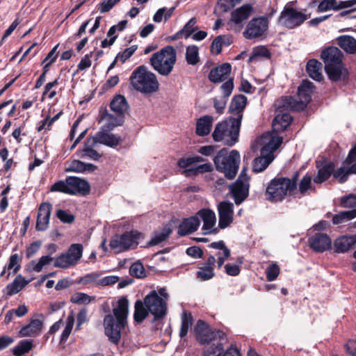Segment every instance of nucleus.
<instances>
[{
	"mask_svg": "<svg viewBox=\"0 0 356 356\" xmlns=\"http://www.w3.org/2000/svg\"><path fill=\"white\" fill-rule=\"evenodd\" d=\"M168 298L169 295L165 288L152 291L143 301L138 300L135 302L134 321L138 323H142L148 314H151L154 320L163 318L167 313Z\"/></svg>",
	"mask_w": 356,
	"mask_h": 356,
	"instance_id": "f257e3e1",
	"label": "nucleus"
},
{
	"mask_svg": "<svg viewBox=\"0 0 356 356\" xmlns=\"http://www.w3.org/2000/svg\"><path fill=\"white\" fill-rule=\"evenodd\" d=\"M113 315H106L104 319L106 335L109 340L117 343L121 337V332L126 326L129 314V301L126 298H121L118 305L113 310Z\"/></svg>",
	"mask_w": 356,
	"mask_h": 356,
	"instance_id": "f03ea898",
	"label": "nucleus"
},
{
	"mask_svg": "<svg viewBox=\"0 0 356 356\" xmlns=\"http://www.w3.org/2000/svg\"><path fill=\"white\" fill-rule=\"evenodd\" d=\"M283 138L270 132L266 133L260 136L257 144L261 147V156L254 159L253 170L257 172L264 170L273 161V152L282 143Z\"/></svg>",
	"mask_w": 356,
	"mask_h": 356,
	"instance_id": "7ed1b4c3",
	"label": "nucleus"
},
{
	"mask_svg": "<svg viewBox=\"0 0 356 356\" xmlns=\"http://www.w3.org/2000/svg\"><path fill=\"white\" fill-rule=\"evenodd\" d=\"M313 92V83L305 80L298 88V99L293 97H283L276 101L275 105L286 110H302L310 102Z\"/></svg>",
	"mask_w": 356,
	"mask_h": 356,
	"instance_id": "20e7f679",
	"label": "nucleus"
},
{
	"mask_svg": "<svg viewBox=\"0 0 356 356\" xmlns=\"http://www.w3.org/2000/svg\"><path fill=\"white\" fill-rule=\"evenodd\" d=\"M240 127V119L229 118L216 125L212 134L213 139L225 145L233 146L238 141Z\"/></svg>",
	"mask_w": 356,
	"mask_h": 356,
	"instance_id": "39448f33",
	"label": "nucleus"
},
{
	"mask_svg": "<svg viewBox=\"0 0 356 356\" xmlns=\"http://www.w3.org/2000/svg\"><path fill=\"white\" fill-rule=\"evenodd\" d=\"M130 83L135 90L145 94L156 92L159 85L156 75L143 65L134 70Z\"/></svg>",
	"mask_w": 356,
	"mask_h": 356,
	"instance_id": "423d86ee",
	"label": "nucleus"
},
{
	"mask_svg": "<svg viewBox=\"0 0 356 356\" xmlns=\"http://www.w3.org/2000/svg\"><path fill=\"white\" fill-rule=\"evenodd\" d=\"M213 163L218 171L224 173L227 179H232L237 173L240 154L235 149L228 153L226 148H222L213 158Z\"/></svg>",
	"mask_w": 356,
	"mask_h": 356,
	"instance_id": "0eeeda50",
	"label": "nucleus"
},
{
	"mask_svg": "<svg viewBox=\"0 0 356 356\" xmlns=\"http://www.w3.org/2000/svg\"><path fill=\"white\" fill-rule=\"evenodd\" d=\"M297 187V178L278 177L273 179L266 188L267 199L271 202L282 200L286 195H294Z\"/></svg>",
	"mask_w": 356,
	"mask_h": 356,
	"instance_id": "6e6552de",
	"label": "nucleus"
},
{
	"mask_svg": "<svg viewBox=\"0 0 356 356\" xmlns=\"http://www.w3.org/2000/svg\"><path fill=\"white\" fill-rule=\"evenodd\" d=\"M176 60V50L172 46H167L152 56L150 63L159 74L168 76L172 72Z\"/></svg>",
	"mask_w": 356,
	"mask_h": 356,
	"instance_id": "1a4fd4ad",
	"label": "nucleus"
},
{
	"mask_svg": "<svg viewBox=\"0 0 356 356\" xmlns=\"http://www.w3.org/2000/svg\"><path fill=\"white\" fill-rule=\"evenodd\" d=\"M90 189L87 181L76 177H67L64 181L54 183L50 188L51 192H61L70 195H86Z\"/></svg>",
	"mask_w": 356,
	"mask_h": 356,
	"instance_id": "9d476101",
	"label": "nucleus"
},
{
	"mask_svg": "<svg viewBox=\"0 0 356 356\" xmlns=\"http://www.w3.org/2000/svg\"><path fill=\"white\" fill-rule=\"evenodd\" d=\"M83 252V247L81 244H72L66 252L54 259V267L67 269L76 266L82 258Z\"/></svg>",
	"mask_w": 356,
	"mask_h": 356,
	"instance_id": "9b49d317",
	"label": "nucleus"
},
{
	"mask_svg": "<svg viewBox=\"0 0 356 356\" xmlns=\"http://www.w3.org/2000/svg\"><path fill=\"white\" fill-rule=\"evenodd\" d=\"M309 16L292 7L285 6L279 18L280 23L289 29L301 25Z\"/></svg>",
	"mask_w": 356,
	"mask_h": 356,
	"instance_id": "f8f14e48",
	"label": "nucleus"
},
{
	"mask_svg": "<svg viewBox=\"0 0 356 356\" xmlns=\"http://www.w3.org/2000/svg\"><path fill=\"white\" fill-rule=\"evenodd\" d=\"M229 188L236 204L245 200L249 193V177L245 170H242L238 179L230 185Z\"/></svg>",
	"mask_w": 356,
	"mask_h": 356,
	"instance_id": "ddd939ff",
	"label": "nucleus"
},
{
	"mask_svg": "<svg viewBox=\"0 0 356 356\" xmlns=\"http://www.w3.org/2000/svg\"><path fill=\"white\" fill-rule=\"evenodd\" d=\"M268 19L266 17H258L252 19L243 32L246 39L252 40L261 37L267 31Z\"/></svg>",
	"mask_w": 356,
	"mask_h": 356,
	"instance_id": "4468645a",
	"label": "nucleus"
},
{
	"mask_svg": "<svg viewBox=\"0 0 356 356\" xmlns=\"http://www.w3.org/2000/svg\"><path fill=\"white\" fill-rule=\"evenodd\" d=\"M197 216L203 222L202 227L204 234H216L218 232V225H216V216L210 209H202L197 213Z\"/></svg>",
	"mask_w": 356,
	"mask_h": 356,
	"instance_id": "2eb2a0df",
	"label": "nucleus"
},
{
	"mask_svg": "<svg viewBox=\"0 0 356 356\" xmlns=\"http://www.w3.org/2000/svg\"><path fill=\"white\" fill-rule=\"evenodd\" d=\"M195 332L197 340L202 344L210 343L216 337H220L222 332L212 331L209 326L202 321H198L195 327Z\"/></svg>",
	"mask_w": 356,
	"mask_h": 356,
	"instance_id": "dca6fc26",
	"label": "nucleus"
},
{
	"mask_svg": "<svg viewBox=\"0 0 356 356\" xmlns=\"http://www.w3.org/2000/svg\"><path fill=\"white\" fill-rule=\"evenodd\" d=\"M220 229L229 227L233 222L234 204L228 202H222L218 206Z\"/></svg>",
	"mask_w": 356,
	"mask_h": 356,
	"instance_id": "f3484780",
	"label": "nucleus"
},
{
	"mask_svg": "<svg viewBox=\"0 0 356 356\" xmlns=\"http://www.w3.org/2000/svg\"><path fill=\"white\" fill-rule=\"evenodd\" d=\"M252 11L250 5L245 4L232 12L229 24L236 30H240L243 26V22L246 20Z\"/></svg>",
	"mask_w": 356,
	"mask_h": 356,
	"instance_id": "a211bd4d",
	"label": "nucleus"
},
{
	"mask_svg": "<svg viewBox=\"0 0 356 356\" xmlns=\"http://www.w3.org/2000/svg\"><path fill=\"white\" fill-rule=\"evenodd\" d=\"M52 206L49 202H43L38 209L35 229L38 231L46 230L49 224Z\"/></svg>",
	"mask_w": 356,
	"mask_h": 356,
	"instance_id": "6ab92c4d",
	"label": "nucleus"
},
{
	"mask_svg": "<svg viewBox=\"0 0 356 356\" xmlns=\"http://www.w3.org/2000/svg\"><path fill=\"white\" fill-rule=\"evenodd\" d=\"M309 243L315 252H322L331 247L332 241L327 234L317 233L309 239Z\"/></svg>",
	"mask_w": 356,
	"mask_h": 356,
	"instance_id": "aec40b11",
	"label": "nucleus"
},
{
	"mask_svg": "<svg viewBox=\"0 0 356 356\" xmlns=\"http://www.w3.org/2000/svg\"><path fill=\"white\" fill-rule=\"evenodd\" d=\"M275 106L277 109H280V113L276 115L272 123L273 129L275 132L273 134L277 135L276 133L283 131L286 129L291 124L292 118L288 113L284 112L286 111V109L278 108L275 104Z\"/></svg>",
	"mask_w": 356,
	"mask_h": 356,
	"instance_id": "412c9836",
	"label": "nucleus"
},
{
	"mask_svg": "<svg viewBox=\"0 0 356 356\" xmlns=\"http://www.w3.org/2000/svg\"><path fill=\"white\" fill-rule=\"evenodd\" d=\"M321 57L325 65H335L342 63L343 54L337 47H330L322 51Z\"/></svg>",
	"mask_w": 356,
	"mask_h": 356,
	"instance_id": "4be33fe9",
	"label": "nucleus"
},
{
	"mask_svg": "<svg viewBox=\"0 0 356 356\" xmlns=\"http://www.w3.org/2000/svg\"><path fill=\"white\" fill-rule=\"evenodd\" d=\"M356 243V234L339 236L334 241V250L337 253L348 252Z\"/></svg>",
	"mask_w": 356,
	"mask_h": 356,
	"instance_id": "5701e85b",
	"label": "nucleus"
},
{
	"mask_svg": "<svg viewBox=\"0 0 356 356\" xmlns=\"http://www.w3.org/2000/svg\"><path fill=\"white\" fill-rule=\"evenodd\" d=\"M232 66L229 63H223L213 69L209 73V80L213 83H220L227 80L230 74Z\"/></svg>",
	"mask_w": 356,
	"mask_h": 356,
	"instance_id": "b1692460",
	"label": "nucleus"
},
{
	"mask_svg": "<svg viewBox=\"0 0 356 356\" xmlns=\"http://www.w3.org/2000/svg\"><path fill=\"white\" fill-rule=\"evenodd\" d=\"M43 328V321L31 319L28 325L23 326L19 332L20 337H35L39 335Z\"/></svg>",
	"mask_w": 356,
	"mask_h": 356,
	"instance_id": "393cba45",
	"label": "nucleus"
},
{
	"mask_svg": "<svg viewBox=\"0 0 356 356\" xmlns=\"http://www.w3.org/2000/svg\"><path fill=\"white\" fill-rule=\"evenodd\" d=\"M210 246L215 250L212 252L213 254L211 256H214L215 258L216 257H217L218 266L220 268L225 261L230 256V250L222 241L213 242Z\"/></svg>",
	"mask_w": 356,
	"mask_h": 356,
	"instance_id": "a878e982",
	"label": "nucleus"
},
{
	"mask_svg": "<svg viewBox=\"0 0 356 356\" xmlns=\"http://www.w3.org/2000/svg\"><path fill=\"white\" fill-rule=\"evenodd\" d=\"M120 137L111 133L99 131L96 136L91 138L92 143H100L109 147H115L120 142Z\"/></svg>",
	"mask_w": 356,
	"mask_h": 356,
	"instance_id": "bb28decb",
	"label": "nucleus"
},
{
	"mask_svg": "<svg viewBox=\"0 0 356 356\" xmlns=\"http://www.w3.org/2000/svg\"><path fill=\"white\" fill-rule=\"evenodd\" d=\"M200 221L197 216L184 219L178 227V234L185 236L194 232L200 227Z\"/></svg>",
	"mask_w": 356,
	"mask_h": 356,
	"instance_id": "cd10ccee",
	"label": "nucleus"
},
{
	"mask_svg": "<svg viewBox=\"0 0 356 356\" xmlns=\"http://www.w3.org/2000/svg\"><path fill=\"white\" fill-rule=\"evenodd\" d=\"M247 98L244 95H239L236 96L232 101L229 111L233 115L234 119H240V122L243 118L242 112L246 106Z\"/></svg>",
	"mask_w": 356,
	"mask_h": 356,
	"instance_id": "c85d7f7f",
	"label": "nucleus"
},
{
	"mask_svg": "<svg viewBox=\"0 0 356 356\" xmlns=\"http://www.w3.org/2000/svg\"><path fill=\"white\" fill-rule=\"evenodd\" d=\"M325 70L330 79L333 81H338L345 78L347 75V70L344 67L343 63L335 65H325Z\"/></svg>",
	"mask_w": 356,
	"mask_h": 356,
	"instance_id": "c756f323",
	"label": "nucleus"
},
{
	"mask_svg": "<svg viewBox=\"0 0 356 356\" xmlns=\"http://www.w3.org/2000/svg\"><path fill=\"white\" fill-rule=\"evenodd\" d=\"M213 118L211 115H204L197 120L195 132L199 136H207L213 125Z\"/></svg>",
	"mask_w": 356,
	"mask_h": 356,
	"instance_id": "7c9ffc66",
	"label": "nucleus"
},
{
	"mask_svg": "<svg viewBox=\"0 0 356 356\" xmlns=\"http://www.w3.org/2000/svg\"><path fill=\"white\" fill-rule=\"evenodd\" d=\"M111 109L118 115H124L129 110V104L126 98L121 95L114 97L110 104Z\"/></svg>",
	"mask_w": 356,
	"mask_h": 356,
	"instance_id": "2f4dec72",
	"label": "nucleus"
},
{
	"mask_svg": "<svg viewBox=\"0 0 356 356\" xmlns=\"http://www.w3.org/2000/svg\"><path fill=\"white\" fill-rule=\"evenodd\" d=\"M307 72L309 76L317 81L323 80L322 64L316 60H310L307 65Z\"/></svg>",
	"mask_w": 356,
	"mask_h": 356,
	"instance_id": "473e14b6",
	"label": "nucleus"
},
{
	"mask_svg": "<svg viewBox=\"0 0 356 356\" xmlns=\"http://www.w3.org/2000/svg\"><path fill=\"white\" fill-rule=\"evenodd\" d=\"M29 283L21 275H17L12 283L6 286V294L13 296L22 291Z\"/></svg>",
	"mask_w": 356,
	"mask_h": 356,
	"instance_id": "72a5a7b5",
	"label": "nucleus"
},
{
	"mask_svg": "<svg viewBox=\"0 0 356 356\" xmlns=\"http://www.w3.org/2000/svg\"><path fill=\"white\" fill-rule=\"evenodd\" d=\"M126 243L127 250L134 249L138 246L142 239L143 235L138 231L127 232L122 234Z\"/></svg>",
	"mask_w": 356,
	"mask_h": 356,
	"instance_id": "f704fd0d",
	"label": "nucleus"
},
{
	"mask_svg": "<svg viewBox=\"0 0 356 356\" xmlns=\"http://www.w3.org/2000/svg\"><path fill=\"white\" fill-rule=\"evenodd\" d=\"M216 262L214 256H210L205 266L202 267L197 272V277L202 281L208 280L214 275L212 266Z\"/></svg>",
	"mask_w": 356,
	"mask_h": 356,
	"instance_id": "c9c22d12",
	"label": "nucleus"
},
{
	"mask_svg": "<svg viewBox=\"0 0 356 356\" xmlns=\"http://www.w3.org/2000/svg\"><path fill=\"white\" fill-rule=\"evenodd\" d=\"M334 164L333 162H329L321 168L316 176L314 178V182L316 184H321L326 181L332 174L334 169Z\"/></svg>",
	"mask_w": 356,
	"mask_h": 356,
	"instance_id": "e433bc0d",
	"label": "nucleus"
},
{
	"mask_svg": "<svg viewBox=\"0 0 356 356\" xmlns=\"http://www.w3.org/2000/svg\"><path fill=\"white\" fill-rule=\"evenodd\" d=\"M172 229L168 225L164 226L159 230L156 231L152 237V239L147 243V246H154L159 245L164 241L171 234Z\"/></svg>",
	"mask_w": 356,
	"mask_h": 356,
	"instance_id": "4c0bfd02",
	"label": "nucleus"
},
{
	"mask_svg": "<svg viewBox=\"0 0 356 356\" xmlns=\"http://www.w3.org/2000/svg\"><path fill=\"white\" fill-rule=\"evenodd\" d=\"M338 44L348 54L356 52V40L350 35H341L337 38Z\"/></svg>",
	"mask_w": 356,
	"mask_h": 356,
	"instance_id": "58836bf2",
	"label": "nucleus"
},
{
	"mask_svg": "<svg viewBox=\"0 0 356 356\" xmlns=\"http://www.w3.org/2000/svg\"><path fill=\"white\" fill-rule=\"evenodd\" d=\"M102 120L106 122L105 127L111 130L114 127L120 126L124 122V116L115 114V115L108 113L106 111L103 113Z\"/></svg>",
	"mask_w": 356,
	"mask_h": 356,
	"instance_id": "ea45409f",
	"label": "nucleus"
},
{
	"mask_svg": "<svg viewBox=\"0 0 356 356\" xmlns=\"http://www.w3.org/2000/svg\"><path fill=\"white\" fill-rule=\"evenodd\" d=\"M54 259L49 255L42 256L38 261L33 260L28 265L29 271L40 273L42 270L43 268L49 265Z\"/></svg>",
	"mask_w": 356,
	"mask_h": 356,
	"instance_id": "a19ab883",
	"label": "nucleus"
},
{
	"mask_svg": "<svg viewBox=\"0 0 356 356\" xmlns=\"http://www.w3.org/2000/svg\"><path fill=\"white\" fill-rule=\"evenodd\" d=\"M222 350V346L218 344L215 350H207L204 353L203 356H240L238 350L235 347L231 346L222 355H221Z\"/></svg>",
	"mask_w": 356,
	"mask_h": 356,
	"instance_id": "79ce46f5",
	"label": "nucleus"
},
{
	"mask_svg": "<svg viewBox=\"0 0 356 356\" xmlns=\"http://www.w3.org/2000/svg\"><path fill=\"white\" fill-rule=\"evenodd\" d=\"M110 247L115 253L127 250L126 243L122 234L115 235L112 237L110 241Z\"/></svg>",
	"mask_w": 356,
	"mask_h": 356,
	"instance_id": "37998d69",
	"label": "nucleus"
},
{
	"mask_svg": "<svg viewBox=\"0 0 356 356\" xmlns=\"http://www.w3.org/2000/svg\"><path fill=\"white\" fill-rule=\"evenodd\" d=\"M356 217V209L350 211H341L334 215L332 218V222L334 225H339L344 222L350 220Z\"/></svg>",
	"mask_w": 356,
	"mask_h": 356,
	"instance_id": "c03bdc74",
	"label": "nucleus"
},
{
	"mask_svg": "<svg viewBox=\"0 0 356 356\" xmlns=\"http://www.w3.org/2000/svg\"><path fill=\"white\" fill-rule=\"evenodd\" d=\"M186 60L188 65H195L199 60V50L195 45H190L186 50Z\"/></svg>",
	"mask_w": 356,
	"mask_h": 356,
	"instance_id": "a18cd8bd",
	"label": "nucleus"
},
{
	"mask_svg": "<svg viewBox=\"0 0 356 356\" xmlns=\"http://www.w3.org/2000/svg\"><path fill=\"white\" fill-rule=\"evenodd\" d=\"M175 9V7L159 8L154 14L153 20L156 23H160L163 19L167 21L172 16Z\"/></svg>",
	"mask_w": 356,
	"mask_h": 356,
	"instance_id": "49530a36",
	"label": "nucleus"
},
{
	"mask_svg": "<svg viewBox=\"0 0 356 356\" xmlns=\"http://www.w3.org/2000/svg\"><path fill=\"white\" fill-rule=\"evenodd\" d=\"M90 166H92L91 164L86 165L80 161L73 160L71 162L67 163L65 171L81 172L86 170L88 167L89 168Z\"/></svg>",
	"mask_w": 356,
	"mask_h": 356,
	"instance_id": "de8ad7c7",
	"label": "nucleus"
},
{
	"mask_svg": "<svg viewBox=\"0 0 356 356\" xmlns=\"http://www.w3.org/2000/svg\"><path fill=\"white\" fill-rule=\"evenodd\" d=\"M32 342L28 340L21 341L13 349V353L15 356H21L28 353L32 348Z\"/></svg>",
	"mask_w": 356,
	"mask_h": 356,
	"instance_id": "09e8293b",
	"label": "nucleus"
},
{
	"mask_svg": "<svg viewBox=\"0 0 356 356\" xmlns=\"http://www.w3.org/2000/svg\"><path fill=\"white\" fill-rule=\"evenodd\" d=\"M315 189L313 188L312 184V177L309 175L304 176L299 184V187L298 191L302 194L305 195L309 191H314ZM297 190L296 191V192Z\"/></svg>",
	"mask_w": 356,
	"mask_h": 356,
	"instance_id": "8fccbe9b",
	"label": "nucleus"
},
{
	"mask_svg": "<svg viewBox=\"0 0 356 356\" xmlns=\"http://www.w3.org/2000/svg\"><path fill=\"white\" fill-rule=\"evenodd\" d=\"M22 257L18 254H13L9 258L8 264L6 266L8 270H12L13 274H16L20 269V263Z\"/></svg>",
	"mask_w": 356,
	"mask_h": 356,
	"instance_id": "3c124183",
	"label": "nucleus"
},
{
	"mask_svg": "<svg viewBox=\"0 0 356 356\" xmlns=\"http://www.w3.org/2000/svg\"><path fill=\"white\" fill-rule=\"evenodd\" d=\"M227 38L225 36L216 37L211 43V51L213 54H218L221 52L223 45H228Z\"/></svg>",
	"mask_w": 356,
	"mask_h": 356,
	"instance_id": "603ef678",
	"label": "nucleus"
},
{
	"mask_svg": "<svg viewBox=\"0 0 356 356\" xmlns=\"http://www.w3.org/2000/svg\"><path fill=\"white\" fill-rule=\"evenodd\" d=\"M74 323V317L72 314L68 315L66 321L65 323V327L62 332L60 341H66L68 339Z\"/></svg>",
	"mask_w": 356,
	"mask_h": 356,
	"instance_id": "864d4df0",
	"label": "nucleus"
},
{
	"mask_svg": "<svg viewBox=\"0 0 356 356\" xmlns=\"http://www.w3.org/2000/svg\"><path fill=\"white\" fill-rule=\"evenodd\" d=\"M95 143H91V138H88L85 143V147L83 150L84 155L95 161L98 160L101 157V154L92 148Z\"/></svg>",
	"mask_w": 356,
	"mask_h": 356,
	"instance_id": "5fc2aeb1",
	"label": "nucleus"
},
{
	"mask_svg": "<svg viewBox=\"0 0 356 356\" xmlns=\"http://www.w3.org/2000/svg\"><path fill=\"white\" fill-rule=\"evenodd\" d=\"M193 319L191 315H187L186 313H184L181 317V325L179 332V336L181 337H185L188 331L189 327L192 325Z\"/></svg>",
	"mask_w": 356,
	"mask_h": 356,
	"instance_id": "6e6d98bb",
	"label": "nucleus"
},
{
	"mask_svg": "<svg viewBox=\"0 0 356 356\" xmlns=\"http://www.w3.org/2000/svg\"><path fill=\"white\" fill-rule=\"evenodd\" d=\"M280 273V268L276 264H271L266 270V279L268 282L275 280Z\"/></svg>",
	"mask_w": 356,
	"mask_h": 356,
	"instance_id": "4d7b16f0",
	"label": "nucleus"
},
{
	"mask_svg": "<svg viewBox=\"0 0 356 356\" xmlns=\"http://www.w3.org/2000/svg\"><path fill=\"white\" fill-rule=\"evenodd\" d=\"M71 301L75 304L86 305L91 301V298L86 293L78 292L72 296Z\"/></svg>",
	"mask_w": 356,
	"mask_h": 356,
	"instance_id": "13d9d810",
	"label": "nucleus"
},
{
	"mask_svg": "<svg viewBox=\"0 0 356 356\" xmlns=\"http://www.w3.org/2000/svg\"><path fill=\"white\" fill-rule=\"evenodd\" d=\"M58 44L55 46L47 54L45 58L42 61V64L44 65L43 69H45V72H48L49 67L56 61L57 58V54H56V49L58 47Z\"/></svg>",
	"mask_w": 356,
	"mask_h": 356,
	"instance_id": "bf43d9fd",
	"label": "nucleus"
},
{
	"mask_svg": "<svg viewBox=\"0 0 356 356\" xmlns=\"http://www.w3.org/2000/svg\"><path fill=\"white\" fill-rule=\"evenodd\" d=\"M213 170V166L210 163H204L198 165L194 169H190L188 170L184 171V174L188 176L191 173L197 174V173H204L209 172Z\"/></svg>",
	"mask_w": 356,
	"mask_h": 356,
	"instance_id": "052dcab7",
	"label": "nucleus"
},
{
	"mask_svg": "<svg viewBox=\"0 0 356 356\" xmlns=\"http://www.w3.org/2000/svg\"><path fill=\"white\" fill-rule=\"evenodd\" d=\"M129 272L131 275L138 278H142L145 276V268L140 262L134 263L129 268Z\"/></svg>",
	"mask_w": 356,
	"mask_h": 356,
	"instance_id": "680f3d73",
	"label": "nucleus"
},
{
	"mask_svg": "<svg viewBox=\"0 0 356 356\" xmlns=\"http://www.w3.org/2000/svg\"><path fill=\"white\" fill-rule=\"evenodd\" d=\"M197 23V19L195 17L191 18L184 28L177 33L179 35H184L186 38H188L194 31V26Z\"/></svg>",
	"mask_w": 356,
	"mask_h": 356,
	"instance_id": "e2e57ef3",
	"label": "nucleus"
},
{
	"mask_svg": "<svg viewBox=\"0 0 356 356\" xmlns=\"http://www.w3.org/2000/svg\"><path fill=\"white\" fill-rule=\"evenodd\" d=\"M333 176L335 179H338L340 183L346 181L348 177V172L347 168L343 166L338 168L337 170L333 171Z\"/></svg>",
	"mask_w": 356,
	"mask_h": 356,
	"instance_id": "0e129e2a",
	"label": "nucleus"
},
{
	"mask_svg": "<svg viewBox=\"0 0 356 356\" xmlns=\"http://www.w3.org/2000/svg\"><path fill=\"white\" fill-rule=\"evenodd\" d=\"M330 9L337 10V1L335 0H323L318 7L319 12H325Z\"/></svg>",
	"mask_w": 356,
	"mask_h": 356,
	"instance_id": "69168bd1",
	"label": "nucleus"
},
{
	"mask_svg": "<svg viewBox=\"0 0 356 356\" xmlns=\"http://www.w3.org/2000/svg\"><path fill=\"white\" fill-rule=\"evenodd\" d=\"M42 243L40 241L32 243L26 248V256L27 258H31L33 257L40 250Z\"/></svg>",
	"mask_w": 356,
	"mask_h": 356,
	"instance_id": "338daca9",
	"label": "nucleus"
},
{
	"mask_svg": "<svg viewBox=\"0 0 356 356\" xmlns=\"http://www.w3.org/2000/svg\"><path fill=\"white\" fill-rule=\"evenodd\" d=\"M341 204L343 207L352 208L356 207V195L350 194L348 196L341 197Z\"/></svg>",
	"mask_w": 356,
	"mask_h": 356,
	"instance_id": "774afa93",
	"label": "nucleus"
}]
</instances>
